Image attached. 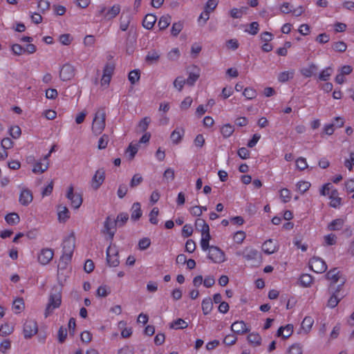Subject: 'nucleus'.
I'll return each mask as SVG.
<instances>
[{"label":"nucleus","mask_w":354,"mask_h":354,"mask_svg":"<svg viewBox=\"0 0 354 354\" xmlns=\"http://www.w3.org/2000/svg\"><path fill=\"white\" fill-rule=\"evenodd\" d=\"M129 219V215L126 213H121L118 215L117 218H115V221L117 222V225L122 226Z\"/></svg>","instance_id":"obj_42"},{"label":"nucleus","mask_w":354,"mask_h":354,"mask_svg":"<svg viewBox=\"0 0 354 354\" xmlns=\"http://www.w3.org/2000/svg\"><path fill=\"white\" fill-rule=\"evenodd\" d=\"M11 49L13 53L16 55H21L24 53V48L18 44H13Z\"/></svg>","instance_id":"obj_63"},{"label":"nucleus","mask_w":354,"mask_h":354,"mask_svg":"<svg viewBox=\"0 0 354 354\" xmlns=\"http://www.w3.org/2000/svg\"><path fill=\"white\" fill-rule=\"evenodd\" d=\"M67 336V330L66 328L61 326L58 330V340L60 343H63Z\"/></svg>","instance_id":"obj_59"},{"label":"nucleus","mask_w":354,"mask_h":354,"mask_svg":"<svg viewBox=\"0 0 354 354\" xmlns=\"http://www.w3.org/2000/svg\"><path fill=\"white\" fill-rule=\"evenodd\" d=\"M140 73L139 70L131 71L129 73V80L132 84H134L140 80Z\"/></svg>","instance_id":"obj_43"},{"label":"nucleus","mask_w":354,"mask_h":354,"mask_svg":"<svg viewBox=\"0 0 354 354\" xmlns=\"http://www.w3.org/2000/svg\"><path fill=\"white\" fill-rule=\"evenodd\" d=\"M37 7L42 12H44L50 8V2L48 1L39 0Z\"/></svg>","instance_id":"obj_62"},{"label":"nucleus","mask_w":354,"mask_h":354,"mask_svg":"<svg viewBox=\"0 0 354 354\" xmlns=\"http://www.w3.org/2000/svg\"><path fill=\"white\" fill-rule=\"evenodd\" d=\"M332 48L337 52L344 53L347 48V45L344 41H336L332 44Z\"/></svg>","instance_id":"obj_38"},{"label":"nucleus","mask_w":354,"mask_h":354,"mask_svg":"<svg viewBox=\"0 0 354 354\" xmlns=\"http://www.w3.org/2000/svg\"><path fill=\"white\" fill-rule=\"evenodd\" d=\"M111 292L110 288L104 285L100 286L97 290V296L105 297Z\"/></svg>","instance_id":"obj_46"},{"label":"nucleus","mask_w":354,"mask_h":354,"mask_svg":"<svg viewBox=\"0 0 354 354\" xmlns=\"http://www.w3.org/2000/svg\"><path fill=\"white\" fill-rule=\"evenodd\" d=\"M120 12V6L119 5L113 6L105 15L107 19L115 18Z\"/></svg>","instance_id":"obj_27"},{"label":"nucleus","mask_w":354,"mask_h":354,"mask_svg":"<svg viewBox=\"0 0 354 354\" xmlns=\"http://www.w3.org/2000/svg\"><path fill=\"white\" fill-rule=\"evenodd\" d=\"M5 220L8 224L13 225L19 223L20 218L18 214L12 212L5 216Z\"/></svg>","instance_id":"obj_24"},{"label":"nucleus","mask_w":354,"mask_h":354,"mask_svg":"<svg viewBox=\"0 0 354 354\" xmlns=\"http://www.w3.org/2000/svg\"><path fill=\"white\" fill-rule=\"evenodd\" d=\"M234 131V127L230 124H227L223 126L221 132L225 138H228L233 133Z\"/></svg>","instance_id":"obj_37"},{"label":"nucleus","mask_w":354,"mask_h":354,"mask_svg":"<svg viewBox=\"0 0 354 354\" xmlns=\"http://www.w3.org/2000/svg\"><path fill=\"white\" fill-rule=\"evenodd\" d=\"M259 252L257 250L252 248H247L243 252V257L246 260L257 259L258 257Z\"/></svg>","instance_id":"obj_28"},{"label":"nucleus","mask_w":354,"mask_h":354,"mask_svg":"<svg viewBox=\"0 0 354 354\" xmlns=\"http://www.w3.org/2000/svg\"><path fill=\"white\" fill-rule=\"evenodd\" d=\"M106 113L104 109L99 110L93 119L92 131L95 135L100 134L105 127Z\"/></svg>","instance_id":"obj_2"},{"label":"nucleus","mask_w":354,"mask_h":354,"mask_svg":"<svg viewBox=\"0 0 354 354\" xmlns=\"http://www.w3.org/2000/svg\"><path fill=\"white\" fill-rule=\"evenodd\" d=\"M180 56V51L178 48H174L167 54V57L169 60L175 61L178 59Z\"/></svg>","instance_id":"obj_57"},{"label":"nucleus","mask_w":354,"mask_h":354,"mask_svg":"<svg viewBox=\"0 0 354 354\" xmlns=\"http://www.w3.org/2000/svg\"><path fill=\"white\" fill-rule=\"evenodd\" d=\"M164 178H165L167 181H171L174 179L175 174L174 170L171 168L167 169L163 174Z\"/></svg>","instance_id":"obj_58"},{"label":"nucleus","mask_w":354,"mask_h":354,"mask_svg":"<svg viewBox=\"0 0 354 354\" xmlns=\"http://www.w3.org/2000/svg\"><path fill=\"white\" fill-rule=\"evenodd\" d=\"M38 330L37 324L35 320H26L24 325V334L26 339L32 337Z\"/></svg>","instance_id":"obj_10"},{"label":"nucleus","mask_w":354,"mask_h":354,"mask_svg":"<svg viewBox=\"0 0 354 354\" xmlns=\"http://www.w3.org/2000/svg\"><path fill=\"white\" fill-rule=\"evenodd\" d=\"M317 71V66L314 64H311L308 68H302L301 70V73L304 76L309 77H311Z\"/></svg>","instance_id":"obj_29"},{"label":"nucleus","mask_w":354,"mask_h":354,"mask_svg":"<svg viewBox=\"0 0 354 354\" xmlns=\"http://www.w3.org/2000/svg\"><path fill=\"white\" fill-rule=\"evenodd\" d=\"M131 213V219L133 220H138L142 216V211L140 208V204L139 203H133Z\"/></svg>","instance_id":"obj_25"},{"label":"nucleus","mask_w":354,"mask_h":354,"mask_svg":"<svg viewBox=\"0 0 354 354\" xmlns=\"http://www.w3.org/2000/svg\"><path fill=\"white\" fill-rule=\"evenodd\" d=\"M117 227V222L115 221V218H112L111 216H108L103 225V228L101 230V232L108 236V239L112 242L115 233L116 232Z\"/></svg>","instance_id":"obj_4"},{"label":"nucleus","mask_w":354,"mask_h":354,"mask_svg":"<svg viewBox=\"0 0 354 354\" xmlns=\"http://www.w3.org/2000/svg\"><path fill=\"white\" fill-rule=\"evenodd\" d=\"M71 259L66 260L64 259V256L62 255L59 264H58V270H57V275L58 277H60L61 274H63L62 271L66 270L68 264L71 261Z\"/></svg>","instance_id":"obj_32"},{"label":"nucleus","mask_w":354,"mask_h":354,"mask_svg":"<svg viewBox=\"0 0 354 354\" xmlns=\"http://www.w3.org/2000/svg\"><path fill=\"white\" fill-rule=\"evenodd\" d=\"M13 308L17 313H20L24 308V303L23 299L19 298L14 301Z\"/></svg>","instance_id":"obj_45"},{"label":"nucleus","mask_w":354,"mask_h":354,"mask_svg":"<svg viewBox=\"0 0 354 354\" xmlns=\"http://www.w3.org/2000/svg\"><path fill=\"white\" fill-rule=\"evenodd\" d=\"M344 221L341 218L333 220L328 225L330 230H338L343 226Z\"/></svg>","instance_id":"obj_36"},{"label":"nucleus","mask_w":354,"mask_h":354,"mask_svg":"<svg viewBox=\"0 0 354 354\" xmlns=\"http://www.w3.org/2000/svg\"><path fill=\"white\" fill-rule=\"evenodd\" d=\"M62 304V290L58 287H54L49 295L48 302L45 309L44 315L47 317L53 313L55 308L60 306Z\"/></svg>","instance_id":"obj_1"},{"label":"nucleus","mask_w":354,"mask_h":354,"mask_svg":"<svg viewBox=\"0 0 354 354\" xmlns=\"http://www.w3.org/2000/svg\"><path fill=\"white\" fill-rule=\"evenodd\" d=\"M231 330L237 334H243L248 331L243 321H236L231 326Z\"/></svg>","instance_id":"obj_16"},{"label":"nucleus","mask_w":354,"mask_h":354,"mask_svg":"<svg viewBox=\"0 0 354 354\" xmlns=\"http://www.w3.org/2000/svg\"><path fill=\"white\" fill-rule=\"evenodd\" d=\"M326 276V278L328 280H331L332 283L334 284L340 279V272L337 270V268H333L329 270Z\"/></svg>","instance_id":"obj_21"},{"label":"nucleus","mask_w":354,"mask_h":354,"mask_svg":"<svg viewBox=\"0 0 354 354\" xmlns=\"http://www.w3.org/2000/svg\"><path fill=\"white\" fill-rule=\"evenodd\" d=\"M138 146L133 145L131 144L129 145V147L127 149L126 152L129 153V160H133L138 152Z\"/></svg>","instance_id":"obj_51"},{"label":"nucleus","mask_w":354,"mask_h":354,"mask_svg":"<svg viewBox=\"0 0 354 354\" xmlns=\"http://www.w3.org/2000/svg\"><path fill=\"white\" fill-rule=\"evenodd\" d=\"M208 258L214 263H220L225 261V254L218 247L211 246L208 252Z\"/></svg>","instance_id":"obj_7"},{"label":"nucleus","mask_w":354,"mask_h":354,"mask_svg":"<svg viewBox=\"0 0 354 354\" xmlns=\"http://www.w3.org/2000/svg\"><path fill=\"white\" fill-rule=\"evenodd\" d=\"M159 214V209L158 207H153L149 214V221L151 224L157 225L158 221L157 216Z\"/></svg>","instance_id":"obj_44"},{"label":"nucleus","mask_w":354,"mask_h":354,"mask_svg":"<svg viewBox=\"0 0 354 354\" xmlns=\"http://www.w3.org/2000/svg\"><path fill=\"white\" fill-rule=\"evenodd\" d=\"M48 168V162H47L46 164H43L41 162H37L33 167L32 171L35 174L37 173H44Z\"/></svg>","instance_id":"obj_34"},{"label":"nucleus","mask_w":354,"mask_h":354,"mask_svg":"<svg viewBox=\"0 0 354 354\" xmlns=\"http://www.w3.org/2000/svg\"><path fill=\"white\" fill-rule=\"evenodd\" d=\"M194 69L196 71L190 72L188 78L185 80L187 84L189 86H193L200 77L199 69L197 68L196 66H194Z\"/></svg>","instance_id":"obj_26"},{"label":"nucleus","mask_w":354,"mask_h":354,"mask_svg":"<svg viewBox=\"0 0 354 354\" xmlns=\"http://www.w3.org/2000/svg\"><path fill=\"white\" fill-rule=\"evenodd\" d=\"M310 187V183L306 181L299 182L297 185V189L301 193H304Z\"/></svg>","instance_id":"obj_52"},{"label":"nucleus","mask_w":354,"mask_h":354,"mask_svg":"<svg viewBox=\"0 0 354 354\" xmlns=\"http://www.w3.org/2000/svg\"><path fill=\"white\" fill-rule=\"evenodd\" d=\"M12 332V328L8 324H6L0 327V335L1 336H6Z\"/></svg>","instance_id":"obj_56"},{"label":"nucleus","mask_w":354,"mask_h":354,"mask_svg":"<svg viewBox=\"0 0 354 354\" xmlns=\"http://www.w3.org/2000/svg\"><path fill=\"white\" fill-rule=\"evenodd\" d=\"M313 322L314 321L311 317H306L301 323V327L306 331H309L313 324Z\"/></svg>","instance_id":"obj_41"},{"label":"nucleus","mask_w":354,"mask_h":354,"mask_svg":"<svg viewBox=\"0 0 354 354\" xmlns=\"http://www.w3.org/2000/svg\"><path fill=\"white\" fill-rule=\"evenodd\" d=\"M105 179V171L104 169H99L95 171V174L91 180V187L94 189H98L100 185L103 183Z\"/></svg>","instance_id":"obj_12"},{"label":"nucleus","mask_w":354,"mask_h":354,"mask_svg":"<svg viewBox=\"0 0 354 354\" xmlns=\"http://www.w3.org/2000/svg\"><path fill=\"white\" fill-rule=\"evenodd\" d=\"M75 238L74 233L73 232L63 241L62 256H64V259L66 260L71 259L75 249Z\"/></svg>","instance_id":"obj_3"},{"label":"nucleus","mask_w":354,"mask_h":354,"mask_svg":"<svg viewBox=\"0 0 354 354\" xmlns=\"http://www.w3.org/2000/svg\"><path fill=\"white\" fill-rule=\"evenodd\" d=\"M183 24L181 21L174 23L171 29V33L173 36L176 37L182 30Z\"/></svg>","instance_id":"obj_39"},{"label":"nucleus","mask_w":354,"mask_h":354,"mask_svg":"<svg viewBox=\"0 0 354 354\" xmlns=\"http://www.w3.org/2000/svg\"><path fill=\"white\" fill-rule=\"evenodd\" d=\"M109 142V137L108 136L104 134L99 140L98 141V149H104L106 147L107 144Z\"/></svg>","instance_id":"obj_55"},{"label":"nucleus","mask_w":354,"mask_h":354,"mask_svg":"<svg viewBox=\"0 0 354 354\" xmlns=\"http://www.w3.org/2000/svg\"><path fill=\"white\" fill-rule=\"evenodd\" d=\"M245 238V234L243 231H238L234 235V240L237 243H241Z\"/></svg>","instance_id":"obj_64"},{"label":"nucleus","mask_w":354,"mask_h":354,"mask_svg":"<svg viewBox=\"0 0 354 354\" xmlns=\"http://www.w3.org/2000/svg\"><path fill=\"white\" fill-rule=\"evenodd\" d=\"M184 133L185 129L183 128L180 129H176L174 131H173L170 136L172 142L176 145L180 143L183 136H184Z\"/></svg>","instance_id":"obj_19"},{"label":"nucleus","mask_w":354,"mask_h":354,"mask_svg":"<svg viewBox=\"0 0 354 354\" xmlns=\"http://www.w3.org/2000/svg\"><path fill=\"white\" fill-rule=\"evenodd\" d=\"M313 282V277L311 275L308 274H303L300 277V283L301 285L304 287L310 286Z\"/></svg>","instance_id":"obj_35"},{"label":"nucleus","mask_w":354,"mask_h":354,"mask_svg":"<svg viewBox=\"0 0 354 354\" xmlns=\"http://www.w3.org/2000/svg\"><path fill=\"white\" fill-rule=\"evenodd\" d=\"M106 261L110 266L116 267L119 265L118 251L115 245H111L106 250Z\"/></svg>","instance_id":"obj_6"},{"label":"nucleus","mask_w":354,"mask_h":354,"mask_svg":"<svg viewBox=\"0 0 354 354\" xmlns=\"http://www.w3.org/2000/svg\"><path fill=\"white\" fill-rule=\"evenodd\" d=\"M187 326H188L187 323L184 319H183L181 318H178L177 319H176L170 325L171 328H176L183 329V328H186Z\"/></svg>","instance_id":"obj_33"},{"label":"nucleus","mask_w":354,"mask_h":354,"mask_svg":"<svg viewBox=\"0 0 354 354\" xmlns=\"http://www.w3.org/2000/svg\"><path fill=\"white\" fill-rule=\"evenodd\" d=\"M171 17L169 15L162 16L158 23V26L160 30L166 29L171 23Z\"/></svg>","instance_id":"obj_23"},{"label":"nucleus","mask_w":354,"mask_h":354,"mask_svg":"<svg viewBox=\"0 0 354 354\" xmlns=\"http://www.w3.org/2000/svg\"><path fill=\"white\" fill-rule=\"evenodd\" d=\"M309 267L313 272L317 273H323L327 269L326 262L317 257H313L310 259Z\"/></svg>","instance_id":"obj_5"},{"label":"nucleus","mask_w":354,"mask_h":354,"mask_svg":"<svg viewBox=\"0 0 354 354\" xmlns=\"http://www.w3.org/2000/svg\"><path fill=\"white\" fill-rule=\"evenodd\" d=\"M213 308V303L210 297L205 298L202 301V310L204 315H208Z\"/></svg>","instance_id":"obj_22"},{"label":"nucleus","mask_w":354,"mask_h":354,"mask_svg":"<svg viewBox=\"0 0 354 354\" xmlns=\"http://www.w3.org/2000/svg\"><path fill=\"white\" fill-rule=\"evenodd\" d=\"M80 338L82 342L88 344L92 339V334L89 331L85 330L81 333Z\"/></svg>","instance_id":"obj_60"},{"label":"nucleus","mask_w":354,"mask_h":354,"mask_svg":"<svg viewBox=\"0 0 354 354\" xmlns=\"http://www.w3.org/2000/svg\"><path fill=\"white\" fill-rule=\"evenodd\" d=\"M57 211L59 221L65 222L69 218V212L66 206L59 205Z\"/></svg>","instance_id":"obj_20"},{"label":"nucleus","mask_w":354,"mask_h":354,"mask_svg":"<svg viewBox=\"0 0 354 354\" xmlns=\"http://www.w3.org/2000/svg\"><path fill=\"white\" fill-rule=\"evenodd\" d=\"M160 57V53L159 51L152 49L149 50L145 57V61L148 64H152L157 63Z\"/></svg>","instance_id":"obj_15"},{"label":"nucleus","mask_w":354,"mask_h":354,"mask_svg":"<svg viewBox=\"0 0 354 354\" xmlns=\"http://www.w3.org/2000/svg\"><path fill=\"white\" fill-rule=\"evenodd\" d=\"M196 225H200L202 226L201 228V233L202 235H205L209 233V225L205 222L204 220L198 219L196 221Z\"/></svg>","instance_id":"obj_53"},{"label":"nucleus","mask_w":354,"mask_h":354,"mask_svg":"<svg viewBox=\"0 0 354 354\" xmlns=\"http://www.w3.org/2000/svg\"><path fill=\"white\" fill-rule=\"evenodd\" d=\"M115 69L113 64L107 63L103 70V75L101 79L102 85H109Z\"/></svg>","instance_id":"obj_11"},{"label":"nucleus","mask_w":354,"mask_h":354,"mask_svg":"<svg viewBox=\"0 0 354 354\" xmlns=\"http://www.w3.org/2000/svg\"><path fill=\"white\" fill-rule=\"evenodd\" d=\"M248 340L256 346L261 345V337L258 333H250L248 336Z\"/></svg>","instance_id":"obj_31"},{"label":"nucleus","mask_w":354,"mask_h":354,"mask_svg":"<svg viewBox=\"0 0 354 354\" xmlns=\"http://www.w3.org/2000/svg\"><path fill=\"white\" fill-rule=\"evenodd\" d=\"M151 245V241L149 238H143L139 241L138 246L140 250H145Z\"/></svg>","instance_id":"obj_54"},{"label":"nucleus","mask_w":354,"mask_h":354,"mask_svg":"<svg viewBox=\"0 0 354 354\" xmlns=\"http://www.w3.org/2000/svg\"><path fill=\"white\" fill-rule=\"evenodd\" d=\"M185 84H187L186 80L183 77H178L174 82V86L180 91Z\"/></svg>","instance_id":"obj_50"},{"label":"nucleus","mask_w":354,"mask_h":354,"mask_svg":"<svg viewBox=\"0 0 354 354\" xmlns=\"http://www.w3.org/2000/svg\"><path fill=\"white\" fill-rule=\"evenodd\" d=\"M332 73L333 68L331 67H328L321 72L319 76V79L322 81H326L331 75Z\"/></svg>","instance_id":"obj_48"},{"label":"nucleus","mask_w":354,"mask_h":354,"mask_svg":"<svg viewBox=\"0 0 354 354\" xmlns=\"http://www.w3.org/2000/svg\"><path fill=\"white\" fill-rule=\"evenodd\" d=\"M296 165H297V167L299 169V170H304L306 168L308 167V165H307V162H306V158H299L297 160H296Z\"/></svg>","instance_id":"obj_61"},{"label":"nucleus","mask_w":354,"mask_h":354,"mask_svg":"<svg viewBox=\"0 0 354 354\" xmlns=\"http://www.w3.org/2000/svg\"><path fill=\"white\" fill-rule=\"evenodd\" d=\"M343 297L344 295H341V297H339V295L333 293L329 298L327 303V306L331 308H335Z\"/></svg>","instance_id":"obj_30"},{"label":"nucleus","mask_w":354,"mask_h":354,"mask_svg":"<svg viewBox=\"0 0 354 354\" xmlns=\"http://www.w3.org/2000/svg\"><path fill=\"white\" fill-rule=\"evenodd\" d=\"M131 19H132V17L129 12H123L122 13L121 17H120V28L122 31H125L127 30V28H129V26L131 23Z\"/></svg>","instance_id":"obj_14"},{"label":"nucleus","mask_w":354,"mask_h":354,"mask_svg":"<svg viewBox=\"0 0 354 354\" xmlns=\"http://www.w3.org/2000/svg\"><path fill=\"white\" fill-rule=\"evenodd\" d=\"M243 95L248 100H252V99H254L257 96V92L256 91L251 88V87H248V88H245L243 93Z\"/></svg>","instance_id":"obj_47"},{"label":"nucleus","mask_w":354,"mask_h":354,"mask_svg":"<svg viewBox=\"0 0 354 354\" xmlns=\"http://www.w3.org/2000/svg\"><path fill=\"white\" fill-rule=\"evenodd\" d=\"M287 354H302V347L299 344H294L289 347Z\"/></svg>","instance_id":"obj_49"},{"label":"nucleus","mask_w":354,"mask_h":354,"mask_svg":"<svg viewBox=\"0 0 354 354\" xmlns=\"http://www.w3.org/2000/svg\"><path fill=\"white\" fill-rule=\"evenodd\" d=\"M54 251L50 248L42 249L38 255V261L42 265L48 264L53 258Z\"/></svg>","instance_id":"obj_13"},{"label":"nucleus","mask_w":354,"mask_h":354,"mask_svg":"<svg viewBox=\"0 0 354 354\" xmlns=\"http://www.w3.org/2000/svg\"><path fill=\"white\" fill-rule=\"evenodd\" d=\"M151 122V119L149 117H145L141 120L138 124V129L141 132H145L148 129L149 124Z\"/></svg>","instance_id":"obj_40"},{"label":"nucleus","mask_w":354,"mask_h":354,"mask_svg":"<svg viewBox=\"0 0 354 354\" xmlns=\"http://www.w3.org/2000/svg\"><path fill=\"white\" fill-rule=\"evenodd\" d=\"M156 19V17L154 15L147 14L143 19L142 26L145 28L151 30L153 27Z\"/></svg>","instance_id":"obj_18"},{"label":"nucleus","mask_w":354,"mask_h":354,"mask_svg":"<svg viewBox=\"0 0 354 354\" xmlns=\"http://www.w3.org/2000/svg\"><path fill=\"white\" fill-rule=\"evenodd\" d=\"M323 196H328L329 199H342L339 197L338 191L334 188L330 183H326L320 190Z\"/></svg>","instance_id":"obj_9"},{"label":"nucleus","mask_w":354,"mask_h":354,"mask_svg":"<svg viewBox=\"0 0 354 354\" xmlns=\"http://www.w3.org/2000/svg\"><path fill=\"white\" fill-rule=\"evenodd\" d=\"M263 251L267 254H271L277 250L276 243L272 240L266 241L262 245Z\"/></svg>","instance_id":"obj_17"},{"label":"nucleus","mask_w":354,"mask_h":354,"mask_svg":"<svg viewBox=\"0 0 354 354\" xmlns=\"http://www.w3.org/2000/svg\"><path fill=\"white\" fill-rule=\"evenodd\" d=\"M75 74V67L67 63L62 66L59 71V77L62 81H68L71 80Z\"/></svg>","instance_id":"obj_8"}]
</instances>
